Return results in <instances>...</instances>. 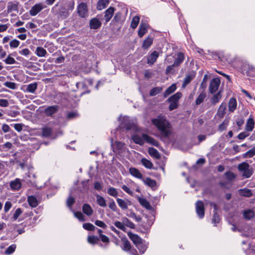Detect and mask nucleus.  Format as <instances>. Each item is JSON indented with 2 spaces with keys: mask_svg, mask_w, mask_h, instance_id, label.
Returning <instances> with one entry per match:
<instances>
[{
  "mask_svg": "<svg viewBox=\"0 0 255 255\" xmlns=\"http://www.w3.org/2000/svg\"><path fill=\"white\" fill-rule=\"evenodd\" d=\"M12 207V203L10 201H6L5 203L4 206V211L5 213H7L9 211L10 209Z\"/></svg>",
  "mask_w": 255,
  "mask_h": 255,
  "instance_id": "nucleus-60",
  "label": "nucleus"
},
{
  "mask_svg": "<svg viewBox=\"0 0 255 255\" xmlns=\"http://www.w3.org/2000/svg\"><path fill=\"white\" fill-rule=\"evenodd\" d=\"M176 89V85L175 84H173L165 90L163 94L164 97L166 98L168 95L173 93Z\"/></svg>",
  "mask_w": 255,
  "mask_h": 255,
  "instance_id": "nucleus-26",
  "label": "nucleus"
},
{
  "mask_svg": "<svg viewBox=\"0 0 255 255\" xmlns=\"http://www.w3.org/2000/svg\"><path fill=\"white\" fill-rule=\"evenodd\" d=\"M79 116L77 112H70L67 115V118L68 120H71Z\"/></svg>",
  "mask_w": 255,
  "mask_h": 255,
  "instance_id": "nucleus-55",
  "label": "nucleus"
},
{
  "mask_svg": "<svg viewBox=\"0 0 255 255\" xmlns=\"http://www.w3.org/2000/svg\"><path fill=\"white\" fill-rule=\"evenodd\" d=\"M22 213V211L21 208H17L13 215V219L14 220H16L19 216Z\"/></svg>",
  "mask_w": 255,
  "mask_h": 255,
  "instance_id": "nucleus-54",
  "label": "nucleus"
},
{
  "mask_svg": "<svg viewBox=\"0 0 255 255\" xmlns=\"http://www.w3.org/2000/svg\"><path fill=\"white\" fill-rule=\"evenodd\" d=\"M206 97V95L205 92H203L200 93L196 100V104L199 105L201 104L204 101Z\"/></svg>",
  "mask_w": 255,
  "mask_h": 255,
  "instance_id": "nucleus-43",
  "label": "nucleus"
},
{
  "mask_svg": "<svg viewBox=\"0 0 255 255\" xmlns=\"http://www.w3.org/2000/svg\"><path fill=\"white\" fill-rule=\"evenodd\" d=\"M142 136L145 141L147 143H149L154 146H157L158 145V142L153 138L148 136L146 134H142Z\"/></svg>",
  "mask_w": 255,
  "mask_h": 255,
  "instance_id": "nucleus-15",
  "label": "nucleus"
},
{
  "mask_svg": "<svg viewBox=\"0 0 255 255\" xmlns=\"http://www.w3.org/2000/svg\"><path fill=\"white\" fill-rule=\"evenodd\" d=\"M141 162L142 164L147 168L151 169L153 167L152 163L146 158H142L141 160Z\"/></svg>",
  "mask_w": 255,
  "mask_h": 255,
  "instance_id": "nucleus-39",
  "label": "nucleus"
},
{
  "mask_svg": "<svg viewBox=\"0 0 255 255\" xmlns=\"http://www.w3.org/2000/svg\"><path fill=\"white\" fill-rule=\"evenodd\" d=\"M59 12V14L61 16H63L64 17H67L68 15V11L64 7H61Z\"/></svg>",
  "mask_w": 255,
  "mask_h": 255,
  "instance_id": "nucleus-59",
  "label": "nucleus"
},
{
  "mask_svg": "<svg viewBox=\"0 0 255 255\" xmlns=\"http://www.w3.org/2000/svg\"><path fill=\"white\" fill-rule=\"evenodd\" d=\"M16 245L12 244L9 246L6 250L4 251V254L5 255H10L12 254L16 249Z\"/></svg>",
  "mask_w": 255,
  "mask_h": 255,
  "instance_id": "nucleus-48",
  "label": "nucleus"
},
{
  "mask_svg": "<svg viewBox=\"0 0 255 255\" xmlns=\"http://www.w3.org/2000/svg\"><path fill=\"white\" fill-rule=\"evenodd\" d=\"M75 202V199L74 198L70 196L69 197L66 201V204L67 207L70 208L71 206L74 204Z\"/></svg>",
  "mask_w": 255,
  "mask_h": 255,
  "instance_id": "nucleus-56",
  "label": "nucleus"
},
{
  "mask_svg": "<svg viewBox=\"0 0 255 255\" xmlns=\"http://www.w3.org/2000/svg\"><path fill=\"white\" fill-rule=\"evenodd\" d=\"M136 247L139 250L140 253L142 254L144 253L147 248V245L142 243V242L141 243H139L138 245H137Z\"/></svg>",
  "mask_w": 255,
  "mask_h": 255,
  "instance_id": "nucleus-45",
  "label": "nucleus"
},
{
  "mask_svg": "<svg viewBox=\"0 0 255 255\" xmlns=\"http://www.w3.org/2000/svg\"><path fill=\"white\" fill-rule=\"evenodd\" d=\"M193 78L190 75H187L184 79L182 87L185 88L192 80Z\"/></svg>",
  "mask_w": 255,
  "mask_h": 255,
  "instance_id": "nucleus-53",
  "label": "nucleus"
},
{
  "mask_svg": "<svg viewBox=\"0 0 255 255\" xmlns=\"http://www.w3.org/2000/svg\"><path fill=\"white\" fill-rule=\"evenodd\" d=\"M36 55L38 57H44L47 54L46 50L42 47H37L35 52Z\"/></svg>",
  "mask_w": 255,
  "mask_h": 255,
  "instance_id": "nucleus-27",
  "label": "nucleus"
},
{
  "mask_svg": "<svg viewBox=\"0 0 255 255\" xmlns=\"http://www.w3.org/2000/svg\"><path fill=\"white\" fill-rule=\"evenodd\" d=\"M148 152L150 156H153L156 159H159L160 158V155L158 151L153 147L149 148Z\"/></svg>",
  "mask_w": 255,
  "mask_h": 255,
  "instance_id": "nucleus-35",
  "label": "nucleus"
},
{
  "mask_svg": "<svg viewBox=\"0 0 255 255\" xmlns=\"http://www.w3.org/2000/svg\"><path fill=\"white\" fill-rule=\"evenodd\" d=\"M255 125V122L253 118H249L247 122L246 129L247 131H251L253 130Z\"/></svg>",
  "mask_w": 255,
  "mask_h": 255,
  "instance_id": "nucleus-30",
  "label": "nucleus"
},
{
  "mask_svg": "<svg viewBox=\"0 0 255 255\" xmlns=\"http://www.w3.org/2000/svg\"><path fill=\"white\" fill-rule=\"evenodd\" d=\"M114 20L116 22L121 24L124 20V17L121 13L119 12L114 16Z\"/></svg>",
  "mask_w": 255,
  "mask_h": 255,
  "instance_id": "nucleus-40",
  "label": "nucleus"
},
{
  "mask_svg": "<svg viewBox=\"0 0 255 255\" xmlns=\"http://www.w3.org/2000/svg\"><path fill=\"white\" fill-rule=\"evenodd\" d=\"M222 91L220 90L213 95V97L211 99V101L213 105H215L220 101L222 97Z\"/></svg>",
  "mask_w": 255,
  "mask_h": 255,
  "instance_id": "nucleus-17",
  "label": "nucleus"
},
{
  "mask_svg": "<svg viewBox=\"0 0 255 255\" xmlns=\"http://www.w3.org/2000/svg\"><path fill=\"white\" fill-rule=\"evenodd\" d=\"M97 199L98 204L100 206H102V207L106 206V203L105 200L102 197L100 196V195H97Z\"/></svg>",
  "mask_w": 255,
  "mask_h": 255,
  "instance_id": "nucleus-50",
  "label": "nucleus"
},
{
  "mask_svg": "<svg viewBox=\"0 0 255 255\" xmlns=\"http://www.w3.org/2000/svg\"><path fill=\"white\" fill-rule=\"evenodd\" d=\"M110 0H99L97 5V9L101 10L105 8L110 3Z\"/></svg>",
  "mask_w": 255,
  "mask_h": 255,
  "instance_id": "nucleus-21",
  "label": "nucleus"
},
{
  "mask_svg": "<svg viewBox=\"0 0 255 255\" xmlns=\"http://www.w3.org/2000/svg\"><path fill=\"white\" fill-rule=\"evenodd\" d=\"M95 224L97 226L103 228L104 229L106 228L107 227V225L105 224V223L102 221L96 220L95 222Z\"/></svg>",
  "mask_w": 255,
  "mask_h": 255,
  "instance_id": "nucleus-62",
  "label": "nucleus"
},
{
  "mask_svg": "<svg viewBox=\"0 0 255 255\" xmlns=\"http://www.w3.org/2000/svg\"><path fill=\"white\" fill-rule=\"evenodd\" d=\"M12 144L10 142H5L3 145L2 147L4 151H7L8 149H10L12 148Z\"/></svg>",
  "mask_w": 255,
  "mask_h": 255,
  "instance_id": "nucleus-61",
  "label": "nucleus"
},
{
  "mask_svg": "<svg viewBox=\"0 0 255 255\" xmlns=\"http://www.w3.org/2000/svg\"><path fill=\"white\" fill-rule=\"evenodd\" d=\"M82 210L84 214L88 216H91L93 212V210L90 205L84 204L82 207Z\"/></svg>",
  "mask_w": 255,
  "mask_h": 255,
  "instance_id": "nucleus-24",
  "label": "nucleus"
},
{
  "mask_svg": "<svg viewBox=\"0 0 255 255\" xmlns=\"http://www.w3.org/2000/svg\"><path fill=\"white\" fill-rule=\"evenodd\" d=\"M44 8V7L41 3H36L32 6L31 9L29 10V14L31 16H35Z\"/></svg>",
  "mask_w": 255,
  "mask_h": 255,
  "instance_id": "nucleus-8",
  "label": "nucleus"
},
{
  "mask_svg": "<svg viewBox=\"0 0 255 255\" xmlns=\"http://www.w3.org/2000/svg\"><path fill=\"white\" fill-rule=\"evenodd\" d=\"M152 124L155 126L164 137L168 136L171 133V125L164 116L159 115L151 120Z\"/></svg>",
  "mask_w": 255,
  "mask_h": 255,
  "instance_id": "nucleus-1",
  "label": "nucleus"
},
{
  "mask_svg": "<svg viewBox=\"0 0 255 255\" xmlns=\"http://www.w3.org/2000/svg\"><path fill=\"white\" fill-rule=\"evenodd\" d=\"M78 13L79 15L83 18L88 15V9L86 3L81 2L78 6Z\"/></svg>",
  "mask_w": 255,
  "mask_h": 255,
  "instance_id": "nucleus-5",
  "label": "nucleus"
},
{
  "mask_svg": "<svg viewBox=\"0 0 255 255\" xmlns=\"http://www.w3.org/2000/svg\"><path fill=\"white\" fill-rule=\"evenodd\" d=\"M3 85L9 88V89H12V90H14L16 88V84L14 82H5Z\"/></svg>",
  "mask_w": 255,
  "mask_h": 255,
  "instance_id": "nucleus-52",
  "label": "nucleus"
},
{
  "mask_svg": "<svg viewBox=\"0 0 255 255\" xmlns=\"http://www.w3.org/2000/svg\"><path fill=\"white\" fill-rule=\"evenodd\" d=\"M87 241L90 244L94 245L96 244H99L100 242V239L95 236H89L88 237Z\"/></svg>",
  "mask_w": 255,
  "mask_h": 255,
  "instance_id": "nucleus-29",
  "label": "nucleus"
},
{
  "mask_svg": "<svg viewBox=\"0 0 255 255\" xmlns=\"http://www.w3.org/2000/svg\"><path fill=\"white\" fill-rule=\"evenodd\" d=\"M117 203L119 206L123 209L125 210L128 208V205H130V202L128 200H124L122 199L118 198L117 199Z\"/></svg>",
  "mask_w": 255,
  "mask_h": 255,
  "instance_id": "nucleus-13",
  "label": "nucleus"
},
{
  "mask_svg": "<svg viewBox=\"0 0 255 255\" xmlns=\"http://www.w3.org/2000/svg\"><path fill=\"white\" fill-rule=\"evenodd\" d=\"M19 53L24 56H28L30 54V51L28 48H24L19 51Z\"/></svg>",
  "mask_w": 255,
  "mask_h": 255,
  "instance_id": "nucleus-63",
  "label": "nucleus"
},
{
  "mask_svg": "<svg viewBox=\"0 0 255 255\" xmlns=\"http://www.w3.org/2000/svg\"><path fill=\"white\" fill-rule=\"evenodd\" d=\"M10 189L12 190H18L21 186L20 179L16 178L14 180L11 181L9 183Z\"/></svg>",
  "mask_w": 255,
  "mask_h": 255,
  "instance_id": "nucleus-9",
  "label": "nucleus"
},
{
  "mask_svg": "<svg viewBox=\"0 0 255 255\" xmlns=\"http://www.w3.org/2000/svg\"><path fill=\"white\" fill-rule=\"evenodd\" d=\"M239 193L241 196L248 197H250L252 195V191L250 189L246 188L240 189L239 190Z\"/></svg>",
  "mask_w": 255,
  "mask_h": 255,
  "instance_id": "nucleus-37",
  "label": "nucleus"
},
{
  "mask_svg": "<svg viewBox=\"0 0 255 255\" xmlns=\"http://www.w3.org/2000/svg\"><path fill=\"white\" fill-rule=\"evenodd\" d=\"M121 241L123 244V250L126 252H128V251H129L131 248V245L129 241L127 239L123 238H121Z\"/></svg>",
  "mask_w": 255,
  "mask_h": 255,
  "instance_id": "nucleus-25",
  "label": "nucleus"
},
{
  "mask_svg": "<svg viewBox=\"0 0 255 255\" xmlns=\"http://www.w3.org/2000/svg\"><path fill=\"white\" fill-rule=\"evenodd\" d=\"M196 211L200 218H203L204 216V203L201 201H198L196 204Z\"/></svg>",
  "mask_w": 255,
  "mask_h": 255,
  "instance_id": "nucleus-7",
  "label": "nucleus"
},
{
  "mask_svg": "<svg viewBox=\"0 0 255 255\" xmlns=\"http://www.w3.org/2000/svg\"><path fill=\"white\" fill-rule=\"evenodd\" d=\"M163 90L162 87H157L152 89L149 93L150 96H154L157 94L160 93Z\"/></svg>",
  "mask_w": 255,
  "mask_h": 255,
  "instance_id": "nucleus-42",
  "label": "nucleus"
},
{
  "mask_svg": "<svg viewBox=\"0 0 255 255\" xmlns=\"http://www.w3.org/2000/svg\"><path fill=\"white\" fill-rule=\"evenodd\" d=\"M83 227L84 229L90 231H94L96 228V227H95L93 224L90 223H86L83 224Z\"/></svg>",
  "mask_w": 255,
  "mask_h": 255,
  "instance_id": "nucleus-47",
  "label": "nucleus"
},
{
  "mask_svg": "<svg viewBox=\"0 0 255 255\" xmlns=\"http://www.w3.org/2000/svg\"><path fill=\"white\" fill-rule=\"evenodd\" d=\"M237 101L234 98H232L230 99L229 104H228V108L230 112H233L237 107Z\"/></svg>",
  "mask_w": 255,
  "mask_h": 255,
  "instance_id": "nucleus-23",
  "label": "nucleus"
},
{
  "mask_svg": "<svg viewBox=\"0 0 255 255\" xmlns=\"http://www.w3.org/2000/svg\"><path fill=\"white\" fill-rule=\"evenodd\" d=\"M19 43L18 40L14 39L10 42L9 45L11 48H16L19 45Z\"/></svg>",
  "mask_w": 255,
  "mask_h": 255,
  "instance_id": "nucleus-58",
  "label": "nucleus"
},
{
  "mask_svg": "<svg viewBox=\"0 0 255 255\" xmlns=\"http://www.w3.org/2000/svg\"><path fill=\"white\" fill-rule=\"evenodd\" d=\"M226 105L225 103H222L218 110V115L220 117H223L225 114Z\"/></svg>",
  "mask_w": 255,
  "mask_h": 255,
  "instance_id": "nucleus-36",
  "label": "nucleus"
},
{
  "mask_svg": "<svg viewBox=\"0 0 255 255\" xmlns=\"http://www.w3.org/2000/svg\"><path fill=\"white\" fill-rule=\"evenodd\" d=\"M37 88V83L35 82L33 83L29 84L27 86V88L26 89V91L31 93H34L36 90Z\"/></svg>",
  "mask_w": 255,
  "mask_h": 255,
  "instance_id": "nucleus-34",
  "label": "nucleus"
},
{
  "mask_svg": "<svg viewBox=\"0 0 255 255\" xmlns=\"http://www.w3.org/2000/svg\"><path fill=\"white\" fill-rule=\"evenodd\" d=\"M112 18V6H110L105 11V19L106 22L110 21Z\"/></svg>",
  "mask_w": 255,
  "mask_h": 255,
  "instance_id": "nucleus-44",
  "label": "nucleus"
},
{
  "mask_svg": "<svg viewBox=\"0 0 255 255\" xmlns=\"http://www.w3.org/2000/svg\"><path fill=\"white\" fill-rule=\"evenodd\" d=\"M128 235L130 240L133 242V243L136 246L139 243H141V242H142V239L138 235L136 234L131 233H129L128 234Z\"/></svg>",
  "mask_w": 255,
  "mask_h": 255,
  "instance_id": "nucleus-14",
  "label": "nucleus"
},
{
  "mask_svg": "<svg viewBox=\"0 0 255 255\" xmlns=\"http://www.w3.org/2000/svg\"><path fill=\"white\" fill-rule=\"evenodd\" d=\"M129 173L134 177L142 179V174L140 173V172L136 168L134 167H130L129 169Z\"/></svg>",
  "mask_w": 255,
  "mask_h": 255,
  "instance_id": "nucleus-18",
  "label": "nucleus"
},
{
  "mask_svg": "<svg viewBox=\"0 0 255 255\" xmlns=\"http://www.w3.org/2000/svg\"><path fill=\"white\" fill-rule=\"evenodd\" d=\"M75 217H76L80 221H85V219L83 215L81 212H75L74 213Z\"/></svg>",
  "mask_w": 255,
  "mask_h": 255,
  "instance_id": "nucleus-57",
  "label": "nucleus"
},
{
  "mask_svg": "<svg viewBox=\"0 0 255 255\" xmlns=\"http://www.w3.org/2000/svg\"><path fill=\"white\" fill-rule=\"evenodd\" d=\"M9 105L8 101L6 99H0V106L7 107Z\"/></svg>",
  "mask_w": 255,
  "mask_h": 255,
  "instance_id": "nucleus-64",
  "label": "nucleus"
},
{
  "mask_svg": "<svg viewBox=\"0 0 255 255\" xmlns=\"http://www.w3.org/2000/svg\"><path fill=\"white\" fill-rule=\"evenodd\" d=\"M140 17L138 16H135L133 17L131 24L130 27L133 29H135L138 25L139 22Z\"/></svg>",
  "mask_w": 255,
  "mask_h": 255,
  "instance_id": "nucleus-41",
  "label": "nucleus"
},
{
  "mask_svg": "<svg viewBox=\"0 0 255 255\" xmlns=\"http://www.w3.org/2000/svg\"><path fill=\"white\" fill-rule=\"evenodd\" d=\"M101 24L100 21L96 18H92L90 21V26L91 29H98L101 27Z\"/></svg>",
  "mask_w": 255,
  "mask_h": 255,
  "instance_id": "nucleus-11",
  "label": "nucleus"
},
{
  "mask_svg": "<svg viewBox=\"0 0 255 255\" xmlns=\"http://www.w3.org/2000/svg\"><path fill=\"white\" fill-rule=\"evenodd\" d=\"M182 93L181 92H177L167 99L168 102H174L178 104V100L182 97Z\"/></svg>",
  "mask_w": 255,
  "mask_h": 255,
  "instance_id": "nucleus-19",
  "label": "nucleus"
},
{
  "mask_svg": "<svg viewBox=\"0 0 255 255\" xmlns=\"http://www.w3.org/2000/svg\"><path fill=\"white\" fill-rule=\"evenodd\" d=\"M52 134V130L50 128L45 127L42 128V135L44 137H48Z\"/></svg>",
  "mask_w": 255,
  "mask_h": 255,
  "instance_id": "nucleus-32",
  "label": "nucleus"
},
{
  "mask_svg": "<svg viewBox=\"0 0 255 255\" xmlns=\"http://www.w3.org/2000/svg\"><path fill=\"white\" fill-rule=\"evenodd\" d=\"M220 83L221 81L219 78H216L213 79L210 83L209 87V92L212 94L215 93L218 90Z\"/></svg>",
  "mask_w": 255,
  "mask_h": 255,
  "instance_id": "nucleus-3",
  "label": "nucleus"
},
{
  "mask_svg": "<svg viewBox=\"0 0 255 255\" xmlns=\"http://www.w3.org/2000/svg\"><path fill=\"white\" fill-rule=\"evenodd\" d=\"M153 42V39L151 37H147L144 41L142 44V47L144 49H147L151 46Z\"/></svg>",
  "mask_w": 255,
  "mask_h": 255,
  "instance_id": "nucleus-38",
  "label": "nucleus"
},
{
  "mask_svg": "<svg viewBox=\"0 0 255 255\" xmlns=\"http://www.w3.org/2000/svg\"><path fill=\"white\" fill-rule=\"evenodd\" d=\"M238 169L242 173V176L244 178H249L253 174L254 171L252 168H250V165L243 162L238 165Z\"/></svg>",
  "mask_w": 255,
  "mask_h": 255,
  "instance_id": "nucleus-2",
  "label": "nucleus"
},
{
  "mask_svg": "<svg viewBox=\"0 0 255 255\" xmlns=\"http://www.w3.org/2000/svg\"><path fill=\"white\" fill-rule=\"evenodd\" d=\"M27 202L30 206L32 208L36 207L38 205V202L37 198L33 195L28 196Z\"/></svg>",
  "mask_w": 255,
  "mask_h": 255,
  "instance_id": "nucleus-16",
  "label": "nucleus"
},
{
  "mask_svg": "<svg viewBox=\"0 0 255 255\" xmlns=\"http://www.w3.org/2000/svg\"><path fill=\"white\" fill-rule=\"evenodd\" d=\"M59 109V106L56 105L48 106L44 109L43 113L47 117H52L53 115L58 112Z\"/></svg>",
  "mask_w": 255,
  "mask_h": 255,
  "instance_id": "nucleus-4",
  "label": "nucleus"
},
{
  "mask_svg": "<svg viewBox=\"0 0 255 255\" xmlns=\"http://www.w3.org/2000/svg\"><path fill=\"white\" fill-rule=\"evenodd\" d=\"M255 155V148H253L246 153H245L243 156L244 158H251Z\"/></svg>",
  "mask_w": 255,
  "mask_h": 255,
  "instance_id": "nucleus-46",
  "label": "nucleus"
},
{
  "mask_svg": "<svg viewBox=\"0 0 255 255\" xmlns=\"http://www.w3.org/2000/svg\"><path fill=\"white\" fill-rule=\"evenodd\" d=\"M225 176H226L227 179L229 181H232L234 180L236 177V175L231 171H228L225 173Z\"/></svg>",
  "mask_w": 255,
  "mask_h": 255,
  "instance_id": "nucleus-49",
  "label": "nucleus"
},
{
  "mask_svg": "<svg viewBox=\"0 0 255 255\" xmlns=\"http://www.w3.org/2000/svg\"><path fill=\"white\" fill-rule=\"evenodd\" d=\"M19 4V2L17 1H9L7 3V13H10L12 11H15L16 12H18V6Z\"/></svg>",
  "mask_w": 255,
  "mask_h": 255,
  "instance_id": "nucleus-6",
  "label": "nucleus"
},
{
  "mask_svg": "<svg viewBox=\"0 0 255 255\" xmlns=\"http://www.w3.org/2000/svg\"><path fill=\"white\" fill-rule=\"evenodd\" d=\"M184 55L182 52H179L177 54V57L174 60L173 66H178L184 60Z\"/></svg>",
  "mask_w": 255,
  "mask_h": 255,
  "instance_id": "nucleus-20",
  "label": "nucleus"
},
{
  "mask_svg": "<svg viewBox=\"0 0 255 255\" xmlns=\"http://www.w3.org/2000/svg\"><path fill=\"white\" fill-rule=\"evenodd\" d=\"M144 183L150 187H154L156 186V181L150 178L147 177L145 179H142Z\"/></svg>",
  "mask_w": 255,
  "mask_h": 255,
  "instance_id": "nucleus-31",
  "label": "nucleus"
},
{
  "mask_svg": "<svg viewBox=\"0 0 255 255\" xmlns=\"http://www.w3.org/2000/svg\"><path fill=\"white\" fill-rule=\"evenodd\" d=\"M132 139L135 143L139 145H143L144 143V139L142 135L140 136L138 135H134L132 136Z\"/></svg>",
  "mask_w": 255,
  "mask_h": 255,
  "instance_id": "nucleus-28",
  "label": "nucleus"
},
{
  "mask_svg": "<svg viewBox=\"0 0 255 255\" xmlns=\"http://www.w3.org/2000/svg\"><path fill=\"white\" fill-rule=\"evenodd\" d=\"M139 203L144 208L148 210H150L152 209L151 206L150 205L149 203L147 201L146 199L142 198H139L138 199Z\"/></svg>",
  "mask_w": 255,
  "mask_h": 255,
  "instance_id": "nucleus-33",
  "label": "nucleus"
},
{
  "mask_svg": "<svg viewBox=\"0 0 255 255\" xmlns=\"http://www.w3.org/2000/svg\"><path fill=\"white\" fill-rule=\"evenodd\" d=\"M147 31V25L144 23H141L138 31V35L142 37Z\"/></svg>",
  "mask_w": 255,
  "mask_h": 255,
  "instance_id": "nucleus-12",
  "label": "nucleus"
},
{
  "mask_svg": "<svg viewBox=\"0 0 255 255\" xmlns=\"http://www.w3.org/2000/svg\"><path fill=\"white\" fill-rule=\"evenodd\" d=\"M3 61L7 64H13L16 63L15 59L13 57H11L10 55H9L7 58L3 60Z\"/></svg>",
  "mask_w": 255,
  "mask_h": 255,
  "instance_id": "nucleus-51",
  "label": "nucleus"
},
{
  "mask_svg": "<svg viewBox=\"0 0 255 255\" xmlns=\"http://www.w3.org/2000/svg\"><path fill=\"white\" fill-rule=\"evenodd\" d=\"M243 216L245 219L250 220L255 217V212L253 210L249 209L243 212Z\"/></svg>",
  "mask_w": 255,
  "mask_h": 255,
  "instance_id": "nucleus-22",
  "label": "nucleus"
},
{
  "mask_svg": "<svg viewBox=\"0 0 255 255\" xmlns=\"http://www.w3.org/2000/svg\"><path fill=\"white\" fill-rule=\"evenodd\" d=\"M159 56L158 52L154 51L147 57V63L152 65Z\"/></svg>",
  "mask_w": 255,
  "mask_h": 255,
  "instance_id": "nucleus-10",
  "label": "nucleus"
}]
</instances>
